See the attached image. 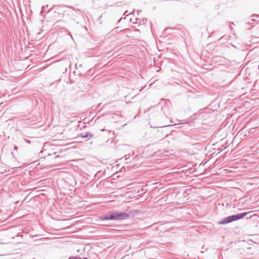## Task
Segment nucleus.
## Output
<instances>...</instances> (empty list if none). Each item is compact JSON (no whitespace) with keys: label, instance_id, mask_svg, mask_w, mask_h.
Returning <instances> with one entry per match:
<instances>
[{"label":"nucleus","instance_id":"8","mask_svg":"<svg viewBox=\"0 0 259 259\" xmlns=\"http://www.w3.org/2000/svg\"><path fill=\"white\" fill-rule=\"evenodd\" d=\"M252 17H258V16L257 15L254 14V15H252Z\"/></svg>","mask_w":259,"mask_h":259},{"label":"nucleus","instance_id":"3","mask_svg":"<svg viewBox=\"0 0 259 259\" xmlns=\"http://www.w3.org/2000/svg\"><path fill=\"white\" fill-rule=\"evenodd\" d=\"M80 137L82 138H85L87 139V140H89L93 137V135L90 133H86L84 134H81Z\"/></svg>","mask_w":259,"mask_h":259},{"label":"nucleus","instance_id":"12","mask_svg":"<svg viewBox=\"0 0 259 259\" xmlns=\"http://www.w3.org/2000/svg\"><path fill=\"white\" fill-rule=\"evenodd\" d=\"M258 69H259V65H258Z\"/></svg>","mask_w":259,"mask_h":259},{"label":"nucleus","instance_id":"9","mask_svg":"<svg viewBox=\"0 0 259 259\" xmlns=\"http://www.w3.org/2000/svg\"><path fill=\"white\" fill-rule=\"evenodd\" d=\"M101 131L102 132H103V131H105V129H102V130H101Z\"/></svg>","mask_w":259,"mask_h":259},{"label":"nucleus","instance_id":"4","mask_svg":"<svg viewBox=\"0 0 259 259\" xmlns=\"http://www.w3.org/2000/svg\"><path fill=\"white\" fill-rule=\"evenodd\" d=\"M68 259H82L80 257H74V256H71ZM83 259H88L87 257H84Z\"/></svg>","mask_w":259,"mask_h":259},{"label":"nucleus","instance_id":"2","mask_svg":"<svg viewBox=\"0 0 259 259\" xmlns=\"http://www.w3.org/2000/svg\"><path fill=\"white\" fill-rule=\"evenodd\" d=\"M248 213L249 212H244L243 213H238L235 215L228 216L226 218L223 219V220L219 222L218 223V224L224 225L231 223L233 221H235L243 219L244 217L247 215Z\"/></svg>","mask_w":259,"mask_h":259},{"label":"nucleus","instance_id":"5","mask_svg":"<svg viewBox=\"0 0 259 259\" xmlns=\"http://www.w3.org/2000/svg\"><path fill=\"white\" fill-rule=\"evenodd\" d=\"M120 31V30H119V27H115L114 29H113V30H112V32L113 33H114V32H117V31Z\"/></svg>","mask_w":259,"mask_h":259},{"label":"nucleus","instance_id":"7","mask_svg":"<svg viewBox=\"0 0 259 259\" xmlns=\"http://www.w3.org/2000/svg\"><path fill=\"white\" fill-rule=\"evenodd\" d=\"M14 149L17 151L18 150V147L17 146H15Z\"/></svg>","mask_w":259,"mask_h":259},{"label":"nucleus","instance_id":"11","mask_svg":"<svg viewBox=\"0 0 259 259\" xmlns=\"http://www.w3.org/2000/svg\"><path fill=\"white\" fill-rule=\"evenodd\" d=\"M127 12V11L125 12L124 14H125Z\"/></svg>","mask_w":259,"mask_h":259},{"label":"nucleus","instance_id":"6","mask_svg":"<svg viewBox=\"0 0 259 259\" xmlns=\"http://www.w3.org/2000/svg\"><path fill=\"white\" fill-rule=\"evenodd\" d=\"M23 139H24V140L26 143H29V144H30V141H29V140H27V139H25V138H24Z\"/></svg>","mask_w":259,"mask_h":259},{"label":"nucleus","instance_id":"10","mask_svg":"<svg viewBox=\"0 0 259 259\" xmlns=\"http://www.w3.org/2000/svg\"><path fill=\"white\" fill-rule=\"evenodd\" d=\"M251 20H252V21H255V19H251Z\"/></svg>","mask_w":259,"mask_h":259},{"label":"nucleus","instance_id":"1","mask_svg":"<svg viewBox=\"0 0 259 259\" xmlns=\"http://www.w3.org/2000/svg\"><path fill=\"white\" fill-rule=\"evenodd\" d=\"M129 214L125 212H109L105 214L102 220H121L128 218Z\"/></svg>","mask_w":259,"mask_h":259}]
</instances>
